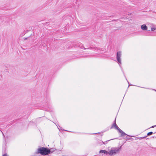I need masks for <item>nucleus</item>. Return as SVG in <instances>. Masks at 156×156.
<instances>
[{"label":"nucleus","mask_w":156,"mask_h":156,"mask_svg":"<svg viewBox=\"0 0 156 156\" xmlns=\"http://www.w3.org/2000/svg\"><path fill=\"white\" fill-rule=\"evenodd\" d=\"M28 32V30H27L26 31V33H27V32Z\"/></svg>","instance_id":"nucleus-24"},{"label":"nucleus","mask_w":156,"mask_h":156,"mask_svg":"<svg viewBox=\"0 0 156 156\" xmlns=\"http://www.w3.org/2000/svg\"><path fill=\"white\" fill-rule=\"evenodd\" d=\"M147 137V136H144V137H140V139H143V138H145Z\"/></svg>","instance_id":"nucleus-16"},{"label":"nucleus","mask_w":156,"mask_h":156,"mask_svg":"<svg viewBox=\"0 0 156 156\" xmlns=\"http://www.w3.org/2000/svg\"><path fill=\"white\" fill-rule=\"evenodd\" d=\"M113 128H114L115 129H117L119 133H121V136H124L125 135H127V134H126L123 131L121 130L116 125V118H115V120L114 122V123L111 127V129Z\"/></svg>","instance_id":"nucleus-2"},{"label":"nucleus","mask_w":156,"mask_h":156,"mask_svg":"<svg viewBox=\"0 0 156 156\" xmlns=\"http://www.w3.org/2000/svg\"><path fill=\"white\" fill-rule=\"evenodd\" d=\"M112 139H111V140H108L106 141V142H107V141H109V140H112Z\"/></svg>","instance_id":"nucleus-22"},{"label":"nucleus","mask_w":156,"mask_h":156,"mask_svg":"<svg viewBox=\"0 0 156 156\" xmlns=\"http://www.w3.org/2000/svg\"><path fill=\"white\" fill-rule=\"evenodd\" d=\"M45 101L46 103L48 105L50 101V99L49 97H47L46 99H45Z\"/></svg>","instance_id":"nucleus-9"},{"label":"nucleus","mask_w":156,"mask_h":156,"mask_svg":"<svg viewBox=\"0 0 156 156\" xmlns=\"http://www.w3.org/2000/svg\"><path fill=\"white\" fill-rule=\"evenodd\" d=\"M64 130L65 131H68L69 132H71V131H67V130ZM72 132L73 133H75V132Z\"/></svg>","instance_id":"nucleus-18"},{"label":"nucleus","mask_w":156,"mask_h":156,"mask_svg":"<svg viewBox=\"0 0 156 156\" xmlns=\"http://www.w3.org/2000/svg\"><path fill=\"white\" fill-rule=\"evenodd\" d=\"M127 82H128V83H129V86H130H130L132 85V84H130H130H129V82H128V81H127Z\"/></svg>","instance_id":"nucleus-19"},{"label":"nucleus","mask_w":156,"mask_h":156,"mask_svg":"<svg viewBox=\"0 0 156 156\" xmlns=\"http://www.w3.org/2000/svg\"><path fill=\"white\" fill-rule=\"evenodd\" d=\"M84 48V49H94L92 47H90V48Z\"/></svg>","instance_id":"nucleus-13"},{"label":"nucleus","mask_w":156,"mask_h":156,"mask_svg":"<svg viewBox=\"0 0 156 156\" xmlns=\"http://www.w3.org/2000/svg\"><path fill=\"white\" fill-rule=\"evenodd\" d=\"M141 28L143 30H147V27L146 25L144 24L141 26Z\"/></svg>","instance_id":"nucleus-5"},{"label":"nucleus","mask_w":156,"mask_h":156,"mask_svg":"<svg viewBox=\"0 0 156 156\" xmlns=\"http://www.w3.org/2000/svg\"><path fill=\"white\" fill-rule=\"evenodd\" d=\"M130 139H131V138H128V139H127V140H130Z\"/></svg>","instance_id":"nucleus-21"},{"label":"nucleus","mask_w":156,"mask_h":156,"mask_svg":"<svg viewBox=\"0 0 156 156\" xmlns=\"http://www.w3.org/2000/svg\"><path fill=\"white\" fill-rule=\"evenodd\" d=\"M99 153H104L106 155H107L108 154H109V152H108L105 150H101L99 151Z\"/></svg>","instance_id":"nucleus-6"},{"label":"nucleus","mask_w":156,"mask_h":156,"mask_svg":"<svg viewBox=\"0 0 156 156\" xmlns=\"http://www.w3.org/2000/svg\"><path fill=\"white\" fill-rule=\"evenodd\" d=\"M120 148H115L113 149H112L109 152V155L112 156L114 154H115L119 152L120 151Z\"/></svg>","instance_id":"nucleus-4"},{"label":"nucleus","mask_w":156,"mask_h":156,"mask_svg":"<svg viewBox=\"0 0 156 156\" xmlns=\"http://www.w3.org/2000/svg\"><path fill=\"white\" fill-rule=\"evenodd\" d=\"M153 133L152 132H150L148 133L147 134V136H149L152 135Z\"/></svg>","instance_id":"nucleus-12"},{"label":"nucleus","mask_w":156,"mask_h":156,"mask_svg":"<svg viewBox=\"0 0 156 156\" xmlns=\"http://www.w3.org/2000/svg\"><path fill=\"white\" fill-rule=\"evenodd\" d=\"M127 136H129L131 137L133 136H131L129 135H125L124 136H122L124 137L123 139H124L127 140V139H128V137H127Z\"/></svg>","instance_id":"nucleus-10"},{"label":"nucleus","mask_w":156,"mask_h":156,"mask_svg":"<svg viewBox=\"0 0 156 156\" xmlns=\"http://www.w3.org/2000/svg\"><path fill=\"white\" fill-rule=\"evenodd\" d=\"M155 90V91H156V90Z\"/></svg>","instance_id":"nucleus-29"},{"label":"nucleus","mask_w":156,"mask_h":156,"mask_svg":"<svg viewBox=\"0 0 156 156\" xmlns=\"http://www.w3.org/2000/svg\"><path fill=\"white\" fill-rule=\"evenodd\" d=\"M28 32V30H27L26 31V33H27V32Z\"/></svg>","instance_id":"nucleus-25"},{"label":"nucleus","mask_w":156,"mask_h":156,"mask_svg":"<svg viewBox=\"0 0 156 156\" xmlns=\"http://www.w3.org/2000/svg\"><path fill=\"white\" fill-rule=\"evenodd\" d=\"M95 134H100V133H96Z\"/></svg>","instance_id":"nucleus-26"},{"label":"nucleus","mask_w":156,"mask_h":156,"mask_svg":"<svg viewBox=\"0 0 156 156\" xmlns=\"http://www.w3.org/2000/svg\"><path fill=\"white\" fill-rule=\"evenodd\" d=\"M122 56V52L121 51H119L117 52L116 54V59L117 61L118 62L119 64V65L121 68L122 69V68L121 65H120L121 64V57Z\"/></svg>","instance_id":"nucleus-3"},{"label":"nucleus","mask_w":156,"mask_h":156,"mask_svg":"<svg viewBox=\"0 0 156 156\" xmlns=\"http://www.w3.org/2000/svg\"><path fill=\"white\" fill-rule=\"evenodd\" d=\"M102 143L103 144H105L104 143V142H103L102 141Z\"/></svg>","instance_id":"nucleus-27"},{"label":"nucleus","mask_w":156,"mask_h":156,"mask_svg":"<svg viewBox=\"0 0 156 156\" xmlns=\"http://www.w3.org/2000/svg\"><path fill=\"white\" fill-rule=\"evenodd\" d=\"M50 150H51V151H52V152H50V153H51L53 152L56 150L54 148H51L50 149Z\"/></svg>","instance_id":"nucleus-11"},{"label":"nucleus","mask_w":156,"mask_h":156,"mask_svg":"<svg viewBox=\"0 0 156 156\" xmlns=\"http://www.w3.org/2000/svg\"><path fill=\"white\" fill-rule=\"evenodd\" d=\"M94 48H95V50H96V49L97 48L94 47Z\"/></svg>","instance_id":"nucleus-28"},{"label":"nucleus","mask_w":156,"mask_h":156,"mask_svg":"<svg viewBox=\"0 0 156 156\" xmlns=\"http://www.w3.org/2000/svg\"><path fill=\"white\" fill-rule=\"evenodd\" d=\"M155 29H156L154 27H152L151 28V31H154L155 30Z\"/></svg>","instance_id":"nucleus-14"},{"label":"nucleus","mask_w":156,"mask_h":156,"mask_svg":"<svg viewBox=\"0 0 156 156\" xmlns=\"http://www.w3.org/2000/svg\"><path fill=\"white\" fill-rule=\"evenodd\" d=\"M155 126H156V125H155V126H153L151 127V128H154V127H155Z\"/></svg>","instance_id":"nucleus-17"},{"label":"nucleus","mask_w":156,"mask_h":156,"mask_svg":"<svg viewBox=\"0 0 156 156\" xmlns=\"http://www.w3.org/2000/svg\"><path fill=\"white\" fill-rule=\"evenodd\" d=\"M76 46L80 47L81 48H82L83 47V44L79 42L77 43Z\"/></svg>","instance_id":"nucleus-7"},{"label":"nucleus","mask_w":156,"mask_h":156,"mask_svg":"<svg viewBox=\"0 0 156 156\" xmlns=\"http://www.w3.org/2000/svg\"><path fill=\"white\" fill-rule=\"evenodd\" d=\"M51 152L52 151H51L50 149L47 147H41L37 149V151L35 152V154H40L42 155H45L50 154Z\"/></svg>","instance_id":"nucleus-1"},{"label":"nucleus","mask_w":156,"mask_h":156,"mask_svg":"<svg viewBox=\"0 0 156 156\" xmlns=\"http://www.w3.org/2000/svg\"><path fill=\"white\" fill-rule=\"evenodd\" d=\"M151 31L149 30H148L147 32H146L144 34V35L145 36H151V34H150Z\"/></svg>","instance_id":"nucleus-8"},{"label":"nucleus","mask_w":156,"mask_h":156,"mask_svg":"<svg viewBox=\"0 0 156 156\" xmlns=\"http://www.w3.org/2000/svg\"><path fill=\"white\" fill-rule=\"evenodd\" d=\"M122 72H123V74H124V76H125V74H124V72H123V71H122ZM125 77H126V76H125Z\"/></svg>","instance_id":"nucleus-23"},{"label":"nucleus","mask_w":156,"mask_h":156,"mask_svg":"<svg viewBox=\"0 0 156 156\" xmlns=\"http://www.w3.org/2000/svg\"><path fill=\"white\" fill-rule=\"evenodd\" d=\"M2 156H7V154H4Z\"/></svg>","instance_id":"nucleus-15"},{"label":"nucleus","mask_w":156,"mask_h":156,"mask_svg":"<svg viewBox=\"0 0 156 156\" xmlns=\"http://www.w3.org/2000/svg\"><path fill=\"white\" fill-rule=\"evenodd\" d=\"M1 132L2 133L3 136L4 137L5 136H4V134L2 132V131H1Z\"/></svg>","instance_id":"nucleus-20"}]
</instances>
